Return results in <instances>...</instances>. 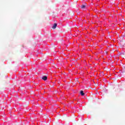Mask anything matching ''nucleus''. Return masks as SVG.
<instances>
[{"label": "nucleus", "instance_id": "obj_1", "mask_svg": "<svg viewBox=\"0 0 125 125\" xmlns=\"http://www.w3.org/2000/svg\"><path fill=\"white\" fill-rule=\"evenodd\" d=\"M42 80H43V81H46V80H47V77L46 76H44L42 77Z\"/></svg>", "mask_w": 125, "mask_h": 125}, {"label": "nucleus", "instance_id": "obj_2", "mask_svg": "<svg viewBox=\"0 0 125 125\" xmlns=\"http://www.w3.org/2000/svg\"><path fill=\"white\" fill-rule=\"evenodd\" d=\"M56 27H57V23H54L52 26V29H56Z\"/></svg>", "mask_w": 125, "mask_h": 125}, {"label": "nucleus", "instance_id": "obj_3", "mask_svg": "<svg viewBox=\"0 0 125 125\" xmlns=\"http://www.w3.org/2000/svg\"><path fill=\"white\" fill-rule=\"evenodd\" d=\"M80 94H81L82 96H83V95H84V93H83V91L81 90L80 91Z\"/></svg>", "mask_w": 125, "mask_h": 125}, {"label": "nucleus", "instance_id": "obj_4", "mask_svg": "<svg viewBox=\"0 0 125 125\" xmlns=\"http://www.w3.org/2000/svg\"><path fill=\"white\" fill-rule=\"evenodd\" d=\"M85 7H86V6L85 5H82L81 6V8H82V9H83L84 8H85Z\"/></svg>", "mask_w": 125, "mask_h": 125}, {"label": "nucleus", "instance_id": "obj_5", "mask_svg": "<svg viewBox=\"0 0 125 125\" xmlns=\"http://www.w3.org/2000/svg\"><path fill=\"white\" fill-rule=\"evenodd\" d=\"M120 41H121V42H125V40H124V39L123 38H121L120 39Z\"/></svg>", "mask_w": 125, "mask_h": 125}, {"label": "nucleus", "instance_id": "obj_6", "mask_svg": "<svg viewBox=\"0 0 125 125\" xmlns=\"http://www.w3.org/2000/svg\"><path fill=\"white\" fill-rule=\"evenodd\" d=\"M123 38H125V34L123 35Z\"/></svg>", "mask_w": 125, "mask_h": 125}]
</instances>
